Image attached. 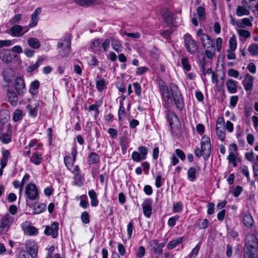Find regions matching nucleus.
I'll list each match as a JSON object with an SVG mask.
<instances>
[{
  "label": "nucleus",
  "mask_w": 258,
  "mask_h": 258,
  "mask_svg": "<svg viewBox=\"0 0 258 258\" xmlns=\"http://www.w3.org/2000/svg\"><path fill=\"white\" fill-rule=\"evenodd\" d=\"M111 43L112 48L115 51L119 52L122 51V46L118 40L112 37L111 38Z\"/></svg>",
  "instance_id": "72a5a7b5"
},
{
  "label": "nucleus",
  "mask_w": 258,
  "mask_h": 258,
  "mask_svg": "<svg viewBox=\"0 0 258 258\" xmlns=\"http://www.w3.org/2000/svg\"><path fill=\"white\" fill-rule=\"evenodd\" d=\"M237 82L235 80L232 79L228 80L226 83V86L228 92L232 94L236 93L237 91Z\"/></svg>",
  "instance_id": "b1692460"
},
{
  "label": "nucleus",
  "mask_w": 258,
  "mask_h": 258,
  "mask_svg": "<svg viewBox=\"0 0 258 258\" xmlns=\"http://www.w3.org/2000/svg\"><path fill=\"white\" fill-rule=\"evenodd\" d=\"M149 71V69L146 67H139L137 69L136 73L137 75L141 76Z\"/></svg>",
  "instance_id": "338daca9"
},
{
  "label": "nucleus",
  "mask_w": 258,
  "mask_h": 258,
  "mask_svg": "<svg viewBox=\"0 0 258 258\" xmlns=\"http://www.w3.org/2000/svg\"><path fill=\"white\" fill-rule=\"evenodd\" d=\"M170 164L169 165V168L171 167L172 166H175L179 162L178 158L176 156V155L175 154H173L172 155V156L170 158Z\"/></svg>",
  "instance_id": "680f3d73"
},
{
  "label": "nucleus",
  "mask_w": 258,
  "mask_h": 258,
  "mask_svg": "<svg viewBox=\"0 0 258 258\" xmlns=\"http://www.w3.org/2000/svg\"><path fill=\"white\" fill-rule=\"evenodd\" d=\"M2 158L0 160V165L2 168H5L7 164L8 159L11 157L10 152L9 150L3 149L2 151Z\"/></svg>",
  "instance_id": "412c9836"
},
{
  "label": "nucleus",
  "mask_w": 258,
  "mask_h": 258,
  "mask_svg": "<svg viewBox=\"0 0 258 258\" xmlns=\"http://www.w3.org/2000/svg\"><path fill=\"white\" fill-rule=\"evenodd\" d=\"M201 149L203 153V158L205 160H207L211 153V144L210 138L204 135L202 137L201 140Z\"/></svg>",
  "instance_id": "423d86ee"
},
{
  "label": "nucleus",
  "mask_w": 258,
  "mask_h": 258,
  "mask_svg": "<svg viewBox=\"0 0 258 258\" xmlns=\"http://www.w3.org/2000/svg\"><path fill=\"white\" fill-rule=\"evenodd\" d=\"M58 223L53 222L50 226H46L44 230V234L46 235H50L53 238L58 236Z\"/></svg>",
  "instance_id": "f8f14e48"
},
{
  "label": "nucleus",
  "mask_w": 258,
  "mask_h": 258,
  "mask_svg": "<svg viewBox=\"0 0 258 258\" xmlns=\"http://www.w3.org/2000/svg\"><path fill=\"white\" fill-rule=\"evenodd\" d=\"M26 201L36 200L39 198L38 190L36 185L32 183L27 184L25 187Z\"/></svg>",
  "instance_id": "39448f33"
},
{
  "label": "nucleus",
  "mask_w": 258,
  "mask_h": 258,
  "mask_svg": "<svg viewBox=\"0 0 258 258\" xmlns=\"http://www.w3.org/2000/svg\"><path fill=\"white\" fill-rule=\"evenodd\" d=\"M197 13H198V16L199 17V19L201 20H203L205 18V10H204V8L202 7H199L197 8Z\"/></svg>",
  "instance_id": "0e129e2a"
},
{
  "label": "nucleus",
  "mask_w": 258,
  "mask_h": 258,
  "mask_svg": "<svg viewBox=\"0 0 258 258\" xmlns=\"http://www.w3.org/2000/svg\"><path fill=\"white\" fill-rule=\"evenodd\" d=\"M82 199L80 202V206L83 209H86L89 206V203L87 201V196L86 195H83L80 197Z\"/></svg>",
  "instance_id": "5fc2aeb1"
},
{
  "label": "nucleus",
  "mask_w": 258,
  "mask_h": 258,
  "mask_svg": "<svg viewBox=\"0 0 258 258\" xmlns=\"http://www.w3.org/2000/svg\"><path fill=\"white\" fill-rule=\"evenodd\" d=\"M237 47V41L235 36H233L229 40V48L228 49L235 50Z\"/></svg>",
  "instance_id": "8fccbe9b"
},
{
  "label": "nucleus",
  "mask_w": 258,
  "mask_h": 258,
  "mask_svg": "<svg viewBox=\"0 0 258 258\" xmlns=\"http://www.w3.org/2000/svg\"><path fill=\"white\" fill-rule=\"evenodd\" d=\"M44 60V59L41 56H39L36 62L29 66L27 69L28 72H32L36 70L39 66L41 64L42 62Z\"/></svg>",
  "instance_id": "c9c22d12"
},
{
  "label": "nucleus",
  "mask_w": 258,
  "mask_h": 258,
  "mask_svg": "<svg viewBox=\"0 0 258 258\" xmlns=\"http://www.w3.org/2000/svg\"><path fill=\"white\" fill-rule=\"evenodd\" d=\"M81 221L83 223L87 224L90 222V217L87 212H83L81 215Z\"/></svg>",
  "instance_id": "864d4df0"
},
{
  "label": "nucleus",
  "mask_w": 258,
  "mask_h": 258,
  "mask_svg": "<svg viewBox=\"0 0 258 258\" xmlns=\"http://www.w3.org/2000/svg\"><path fill=\"white\" fill-rule=\"evenodd\" d=\"M235 13L238 17L248 16L250 13L249 9L246 6H238L236 9Z\"/></svg>",
  "instance_id": "a878e982"
},
{
  "label": "nucleus",
  "mask_w": 258,
  "mask_h": 258,
  "mask_svg": "<svg viewBox=\"0 0 258 258\" xmlns=\"http://www.w3.org/2000/svg\"><path fill=\"white\" fill-rule=\"evenodd\" d=\"M27 252L32 258H35L37 255L38 246L34 240H28L25 243Z\"/></svg>",
  "instance_id": "9b49d317"
},
{
  "label": "nucleus",
  "mask_w": 258,
  "mask_h": 258,
  "mask_svg": "<svg viewBox=\"0 0 258 258\" xmlns=\"http://www.w3.org/2000/svg\"><path fill=\"white\" fill-rule=\"evenodd\" d=\"M125 108L122 101L120 102V105L118 111V117L119 121H123L125 118Z\"/></svg>",
  "instance_id": "a19ab883"
},
{
  "label": "nucleus",
  "mask_w": 258,
  "mask_h": 258,
  "mask_svg": "<svg viewBox=\"0 0 258 258\" xmlns=\"http://www.w3.org/2000/svg\"><path fill=\"white\" fill-rule=\"evenodd\" d=\"M37 143L38 141L36 139H33L29 142L28 146L25 147V150L28 149V151H25V154L26 156H30L31 152L30 148L34 147Z\"/></svg>",
  "instance_id": "de8ad7c7"
},
{
  "label": "nucleus",
  "mask_w": 258,
  "mask_h": 258,
  "mask_svg": "<svg viewBox=\"0 0 258 258\" xmlns=\"http://www.w3.org/2000/svg\"><path fill=\"white\" fill-rule=\"evenodd\" d=\"M136 94L138 96L141 95L142 88L140 84L138 82H135L133 84Z\"/></svg>",
  "instance_id": "13d9d810"
},
{
  "label": "nucleus",
  "mask_w": 258,
  "mask_h": 258,
  "mask_svg": "<svg viewBox=\"0 0 258 258\" xmlns=\"http://www.w3.org/2000/svg\"><path fill=\"white\" fill-rule=\"evenodd\" d=\"M33 214H39L45 211L46 209V205L43 203H36L33 205Z\"/></svg>",
  "instance_id": "c85d7f7f"
},
{
  "label": "nucleus",
  "mask_w": 258,
  "mask_h": 258,
  "mask_svg": "<svg viewBox=\"0 0 258 258\" xmlns=\"http://www.w3.org/2000/svg\"><path fill=\"white\" fill-rule=\"evenodd\" d=\"M14 220L13 216L9 213L5 214L2 218L0 225V231L3 233H6L9 230L11 225Z\"/></svg>",
  "instance_id": "1a4fd4ad"
},
{
  "label": "nucleus",
  "mask_w": 258,
  "mask_h": 258,
  "mask_svg": "<svg viewBox=\"0 0 258 258\" xmlns=\"http://www.w3.org/2000/svg\"><path fill=\"white\" fill-rule=\"evenodd\" d=\"M169 87L177 109L179 111L182 110L184 107V104L183 97L179 90L178 86L174 83H171Z\"/></svg>",
  "instance_id": "20e7f679"
},
{
  "label": "nucleus",
  "mask_w": 258,
  "mask_h": 258,
  "mask_svg": "<svg viewBox=\"0 0 258 258\" xmlns=\"http://www.w3.org/2000/svg\"><path fill=\"white\" fill-rule=\"evenodd\" d=\"M96 82V87L99 92H102L106 88L107 85L106 81L102 78H99Z\"/></svg>",
  "instance_id": "bb28decb"
},
{
  "label": "nucleus",
  "mask_w": 258,
  "mask_h": 258,
  "mask_svg": "<svg viewBox=\"0 0 258 258\" xmlns=\"http://www.w3.org/2000/svg\"><path fill=\"white\" fill-rule=\"evenodd\" d=\"M248 51L252 56H256L258 55V44L256 43H252L248 47Z\"/></svg>",
  "instance_id": "37998d69"
},
{
  "label": "nucleus",
  "mask_w": 258,
  "mask_h": 258,
  "mask_svg": "<svg viewBox=\"0 0 258 258\" xmlns=\"http://www.w3.org/2000/svg\"><path fill=\"white\" fill-rule=\"evenodd\" d=\"M216 134L218 139L221 141H224L226 137L225 128L224 126H217L216 127Z\"/></svg>",
  "instance_id": "2f4dec72"
},
{
  "label": "nucleus",
  "mask_w": 258,
  "mask_h": 258,
  "mask_svg": "<svg viewBox=\"0 0 258 258\" xmlns=\"http://www.w3.org/2000/svg\"><path fill=\"white\" fill-rule=\"evenodd\" d=\"M237 32L239 36L244 37L245 39L248 38L250 36V32L246 30L240 29L237 30Z\"/></svg>",
  "instance_id": "603ef678"
},
{
  "label": "nucleus",
  "mask_w": 258,
  "mask_h": 258,
  "mask_svg": "<svg viewBox=\"0 0 258 258\" xmlns=\"http://www.w3.org/2000/svg\"><path fill=\"white\" fill-rule=\"evenodd\" d=\"M73 179L74 184L79 187L83 185L85 181L84 177L81 174L73 178Z\"/></svg>",
  "instance_id": "c03bdc74"
},
{
  "label": "nucleus",
  "mask_w": 258,
  "mask_h": 258,
  "mask_svg": "<svg viewBox=\"0 0 258 258\" xmlns=\"http://www.w3.org/2000/svg\"><path fill=\"white\" fill-rule=\"evenodd\" d=\"M40 83L38 80H35L31 82L29 91L31 94L35 93V91L38 89L39 87Z\"/></svg>",
  "instance_id": "09e8293b"
},
{
  "label": "nucleus",
  "mask_w": 258,
  "mask_h": 258,
  "mask_svg": "<svg viewBox=\"0 0 258 258\" xmlns=\"http://www.w3.org/2000/svg\"><path fill=\"white\" fill-rule=\"evenodd\" d=\"M41 12V8H37L31 15V21L29 23L30 26H31V27H34L37 25L39 20L38 16L40 15Z\"/></svg>",
  "instance_id": "6ab92c4d"
},
{
  "label": "nucleus",
  "mask_w": 258,
  "mask_h": 258,
  "mask_svg": "<svg viewBox=\"0 0 258 258\" xmlns=\"http://www.w3.org/2000/svg\"><path fill=\"white\" fill-rule=\"evenodd\" d=\"M243 255L244 258H258V239L254 234L246 235Z\"/></svg>",
  "instance_id": "f03ea898"
},
{
  "label": "nucleus",
  "mask_w": 258,
  "mask_h": 258,
  "mask_svg": "<svg viewBox=\"0 0 258 258\" xmlns=\"http://www.w3.org/2000/svg\"><path fill=\"white\" fill-rule=\"evenodd\" d=\"M10 34L13 37H20L23 36L22 26L14 25L10 30Z\"/></svg>",
  "instance_id": "5701e85b"
},
{
  "label": "nucleus",
  "mask_w": 258,
  "mask_h": 258,
  "mask_svg": "<svg viewBox=\"0 0 258 258\" xmlns=\"http://www.w3.org/2000/svg\"><path fill=\"white\" fill-rule=\"evenodd\" d=\"M197 39L202 43L205 49V53L207 58L212 59L215 56V48L214 41L206 33H203L202 29H199L197 32Z\"/></svg>",
  "instance_id": "7ed1b4c3"
},
{
  "label": "nucleus",
  "mask_w": 258,
  "mask_h": 258,
  "mask_svg": "<svg viewBox=\"0 0 258 258\" xmlns=\"http://www.w3.org/2000/svg\"><path fill=\"white\" fill-rule=\"evenodd\" d=\"M91 48L94 52H98L101 48V40L96 39L92 42Z\"/></svg>",
  "instance_id": "e433bc0d"
},
{
  "label": "nucleus",
  "mask_w": 258,
  "mask_h": 258,
  "mask_svg": "<svg viewBox=\"0 0 258 258\" xmlns=\"http://www.w3.org/2000/svg\"><path fill=\"white\" fill-rule=\"evenodd\" d=\"M87 161L89 164H94L99 162L100 157L95 152L91 153L87 157Z\"/></svg>",
  "instance_id": "7c9ffc66"
},
{
  "label": "nucleus",
  "mask_w": 258,
  "mask_h": 258,
  "mask_svg": "<svg viewBox=\"0 0 258 258\" xmlns=\"http://www.w3.org/2000/svg\"><path fill=\"white\" fill-rule=\"evenodd\" d=\"M0 140L4 144H7L11 141V137L7 133H2L0 135Z\"/></svg>",
  "instance_id": "3c124183"
},
{
  "label": "nucleus",
  "mask_w": 258,
  "mask_h": 258,
  "mask_svg": "<svg viewBox=\"0 0 258 258\" xmlns=\"http://www.w3.org/2000/svg\"><path fill=\"white\" fill-rule=\"evenodd\" d=\"M183 237H179L177 238L172 240L168 243L167 247L168 249H172L175 248L177 245L183 242Z\"/></svg>",
  "instance_id": "f704fd0d"
},
{
  "label": "nucleus",
  "mask_w": 258,
  "mask_h": 258,
  "mask_svg": "<svg viewBox=\"0 0 258 258\" xmlns=\"http://www.w3.org/2000/svg\"><path fill=\"white\" fill-rule=\"evenodd\" d=\"M253 77L247 74L242 81L244 89L247 93L250 94L253 88Z\"/></svg>",
  "instance_id": "2eb2a0df"
},
{
  "label": "nucleus",
  "mask_w": 258,
  "mask_h": 258,
  "mask_svg": "<svg viewBox=\"0 0 258 258\" xmlns=\"http://www.w3.org/2000/svg\"><path fill=\"white\" fill-rule=\"evenodd\" d=\"M178 216H174L170 217L168 220V225L170 227H173L175 225L176 221L178 220Z\"/></svg>",
  "instance_id": "bf43d9fd"
},
{
  "label": "nucleus",
  "mask_w": 258,
  "mask_h": 258,
  "mask_svg": "<svg viewBox=\"0 0 258 258\" xmlns=\"http://www.w3.org/2000/svg\"><path fill=\"white\" fill-rule=\"evenodd\" d=\"M71 40L69 38H67L65 40L63 41L62 42H59L57 44V47L58 48H61L64 46V51L65 52L63 56H67L70 53V49H71Z\"/></svg>",
  "instance_id": "aec40b11"
},
{
  "label": "nucleus",
  "mask_w": 258,
  "mask_h": 258,
  "mask_svg": "<svg viewBox=\"0 0 258 258\" xmlns=\"http://www.w3.org/2000/svg\"><path fill=\"white\" fill-rule=\"evenodd\" d=\"M21 228L25 235L36 236L38 233V229L33 226L29 221H25L21 224Z\"/></svg>",
  "instance_id": "9d476101"
},
{
  "label": "nucleus",
  "mask_w": 258,
  "mask_h": 258,
  "mask_svg": "<svg viewBox=\"0 0 258 258\" xmlns=\"http://www.w3.org/2000/svg\"><path fill=\"white\" fill-rule=\"evenodd\" d=\"M39 103L35 102L34 104H30L27 105V108L29 111V114L32 117H35L37 115L38 107Z\"/></svg>",
  "instance_id": "393cba45"
},
{
  "label": "nucleus",
  "mask_w": 258,
  "mask_h": 258,
  "mask_svg": "<svg viewBox=\"0 0 258 258\" xmlns=\"http://www.w3.org/2000/svg\"><path fill=\"white\" fill-rule=\"evenodd\" d=\"M102 101L101 100H98L96 101L95 104H92L89 106L88 110L89 111H95V114L94 116L97 117L98 116L99 113V108L102 105Z\"/></svg>",
  "instance_id": "c756f323"
},
{
  "label": "nucleus",
  "mask_w": 258,
  "mask_h": 258,
  "mask_svg": "<svg viewBox=\"0 0 258 258\" xmlns=\"http://www.w3.org/2000/svg\"><path fill=\"white\" fill-rule=\"evenodd\" d=\"M209 220L207 219H204L203 220L199 219L196 222V225L199 228L201 229L207 228L209 225Z\"/></svg>",
  "instance_id": "79ce46f5"
},
{
  "label": "nucleus",
  "mask_w": 258,
  "mask_h": 258,
  "mask_svg": "<svg viewBox=\"0 0 258 258\" xmlns=\"http://www.w3.org/2000/svg\"><path fill=\"white\" fill-rule=\"evenodd\" d=\"M152 201L150 199L145 200L142 204L144 215L147 218H150L152 215Z\"/></svg>",
  "instance_id": "4468645a"
},
{
  "label": "nucleus",
  "mask_w": 258,
  "mask_h": 258,
  "mask_svg": "<svg viewBox=\"0 0 258 258\" xmlns=\"http://www.w3.org/2000/svg\"><path fill=\"white\" fill-rule=\"evenodd\" d=\"M200 170L199 166L190 167L187 171V178L190 181H194L197 177V172Z\"/></svg>",
  "instance_id": "4be33fe9"
},
{
  "label": "nucleus",
  "mask_w": 258,
  "mask_h": 258,
  "mask_svg": "<svg viewBox=\"0 0 258 258\" xmlns=\"http://www.w3.org/2000/svg\"><path fill=\"white\" fill-rule=\"evenodd\" d=\"M163 18L168 27H172L174 25V19L172 16L167 17L166 15H163Z\"/></svg>",
  "instance_id": "4d7b16f0"
},
{
  "label": "nucleus",
  "mask_w": 258,
  "mask_h": 258,
  "mask_svg": "<svg viewBox=\"0 0 258 258\" xmlns=\"http://www.w3.org/2000/svg\"><path fill=\"white\" fill-rule=\"evenodd\" d=\"M181 63L184 71L189 72L191 70V66L188 62V59L186 57H183L181 59Z\"/></svg>",
  "instance_id": "49530a36"
},
{
  "label": "nucleus",
  "mask_w": 258,
  "mask_h": 258,
  "mask_svg": "<svg viewBox=\"0 0 258 258\" xmlns=\"http://www.w3.org/2000/svg\"><path fill=\"white\" fill-rule=\"evenodd\" d=\"M23 116V111L19 109H16L14 113L13 118L14 121L17 122L21 120Z\"/></svg>",
  "instance_id": "a18cd8bd"
},
{
  "label": "nucleus",
  "mask_w": 258,
  "mask_h": 258,
  "mask_svg": "<svg viewBox=\"0 0 258 258\" xmlns=\"http://www.w3.org/2000/svg\"><path fill=\"white\" fill-rule=\"evenodd\" d=\"M236 157V154H235L233 152H230L229 155L228 156V158H227L229 162L232 164L234 167H235L236 166V160H235Z\"/></svg>",
  "instance_id": "6e6d98bb"
},
{
  "label": "nucleus",
  "mask_w": 258,
  "mask_h": 258,
  "mask_svg": "<svg viewBox=\"0 0 258 258\" xmlns=\"http://www.w3.org/2000/svg\"><path fill=\"white\" fill-rule=\"evenodd\" d=\"M158 86L161 93L162 105L166 109L167 119L171 126L177 120V116L170 109L173 106V102L168 87L165 82L161 80L158 81Z\"/></svg>",
  "instance_id": "f257e3e1"
},
{
  "label": "nucleus",
  "mask_w": 258,
  "mask_h": 258,
  "mask_svg": "<svg viewBox=\"0 0 258 258\" xmlns=\"http://www.w3.org/2000/svg\"><path fill=\"white\" fill-rule=\"evenodd\" d=\"M254 18L252 16H249L248 18H244L237 21L236 22V26L240 28H243L245 27H251L252 25V21Z\"/></svg>",
  "instance_id": "dca6fc26"
},
{
  "label": "nucleus",
  "mask_w": 258,
  "mask_h": 258,
  "mask_svg": "<svg viewBox=\"0 0 258 258\" xmlns=\"http://www.w3.org/2000/svg\"><path fill=\"white\" fill-rule=\"evenodd\" d=\"M15 87L17 93L20 95H23L26 92L24 81L23 78L18 77L15 81Z\"/></svg>",
  "instance_id": "ddd939ff"
},
{
  "label": "nucleus",
  "mask_w": 258,
  "mask_h": 258,
  "mask_svg": "<svg viewBox=\"0 0 258 258\" xmlns=\"http://www.w3.org/2000/svg\"><path fill=\"white\" fill-rule=\"evenodd\" d=\"M69 170L73 174V178L81 174L79 167L78 165L75 166L72 169Z\"/></svg>",
  "instance_id": "e2e57ef3"
},
{
  "label": "nucleus",
  "mask_w": 258,
  "mask_h": 258,
  "mask_svg": "<svg viewBox=\"0 0 258 258\" xmlns=\"http://www.w3.org/2000/svg\"><path fill=\"white\" fill-rule=\"evenodd\" d=\"M10 117L8 111L5 110L0 111V125L3 126L7 122Z\"/></svg>",
  "instance_id": "4c0bfd02"
},
{
  "label": "nucleus",
  "mask_w": 258,
  "mask_h": 258,
  "mask_svg": "<svg viewBox=\"0 0 258 258\" xmlns=\"http://www.w3.org/2000/svg\"><path fill=\"white\" fill-rule=\"evenodd\" d=\"M28 44L33 49H38L40 47L39 41L35 38H30L27 41Z\"/></svg>",
  "instance_id": "ea45409f"
},
{
  "label": "nucleus",
  "mask_w": 258,
  "mask_h": 258,
  "mask_svg": "<svg viewBox=\"0 0 258 258\" xmlns=\"http://www.w3.org/2000/svg\"><path fill=\"white\" fill-rule=\"evenodd\" d=\"M133 230V222L131 221L127 225V235L128 239L131 238Z\"/></svg>",
  "instance_id": "052dcab7"
},
{
  "label": "nucleus",
  "mask_w": 258,
  "mask_h": 258,
  "mask_svg": "<svg viewBox=\"0 0 258 258\" xmlns=\"http://www.w3.org/2000/svg\"><path fill=\"white\" fill-rule=\"evenodd\" d=\"M75 161L76 160H73L70 156L67 155L64 157V163L68 170L72 169V168L75 166L74 164Z\"/></svg>",
  "instance_id": "58836bf2"
},
{
  "label": "nucleus",
  "mask_w": 258,
  "mask_h": 258,
  "mask_svg": "<svg viewBox=\"0 0 258 258\" xmlns=\"http://www.w3.org/2000/svg\"><path fill=\"white\" fill-rule=\"evenodd\" d=\"M182 205L180 202H176L173 204V212L174 213H177L181 211Z\"/></svg>",
  "instance_id": "69168bd1"
},
{
  "label": "nucleus",
  "mask_w": 258,
  "mask_h": 258,
  "mask_svg": "<svg viewBox=\"0 0 258 258\" xmlns=\"http://www.w3.org/2000/svg\"><path fill=\"white\" fill-rule=\"evenodd\" d=\"M8 97L9 101L12 105H16L18 98L16 93L14 91L8 90Z\"/></svg>",
  "instance_id": "473e14b6"
},
{
  "label": "nucleus",
  "mask_w": 258,
  "mask_h": 258,
  "mask_svg": "<svg viewBox=\"0 0 258 258\" xmlns=\"http://www.w3.org/2000/svg\"><path fill=\"white\" fill-rule=\"evenodd\" d=\"M148 149L145 146H140L138 151H134L132 154V159L136 162H139L147 158Z\"/></svg>",
  "instance_id": "6e6552de"
},
{
  "label": "nucleus",
  "mask_w": 258,
  "mask_h": 258,
  "mask_svg": "<svg viewBox=\"0 0 258 258\" xmlns=\"http://www.w3.org/2000/svg\"><path fill=\"white\" fill-rule=\"evenodd\" d=\"M145 249L144 247L141 246L139 247L136 255L138 258H142L145 255Z\"/></svg>",
  "instance_id": "774afa93"
},
{
  "label": "nucleus",
  "mask_w": 258,
  "mask_h": 258,
  "mask_svg": "<svg viewBox=\"0 0 258 258\" xmlns=\"http://www.w3.org/2000/svg\"><path fill=\"white\" fill-rule=\"evenodd\" d=\"M184 45L186 50L191 54H194L198 49V46L196 41L193 39L192 36L187 33L183 36Z\"/></svg>",
  "instance_id": "0eeeda50"
},
{
  "label": "nucleus",
  "mask_w": 258,
  "mask_h": 258,
  "mask_svg": "<svg viewBox=\"0 0 258 258\" xmlns=\"http://www.w3.org/2000/svg\"><path fill=\"white\" fill-rule=\"evenodd\" d=\"M88 195L91 199V205L93 207H97L98 205L99 201L95 190L94 189L89 190Z\"/></svg>",
  "instance_id": "cd10ccee"
},
{
  "label": "nucleus",
  "mask_w": 258,
  "mask_h": 258,
  "mask_svg": "<svg viewBox=\"0 0 258 258\" xmlns=\"http://www.w3.org/2000/svg\"><path fill=\"white\" fill-rule=\"evenodd\" d=\"M28 157L30 158L31 162L35 165H40L42 163L43 160L42 154L38 152L32 153L31 156L30 155V156Z\"/></svg>",
  "instance_id": "a211bd4d"
},
{
  "label": "nucleus",
  "mask_w": 258,
  "mask_h": 258,
  "mask_svg": "<svg viewBox=\"0 0 258 258\" xmlns=\"http://www.w3.org/2000/svg\"><path fill=\"white\" fill-rule=\"evenodd\" d=\"M242 221L243 224L247 228H251L254 223L252 215L248 212L243 213L242 215Z\"/></svg>",
  "instance_id": "f3484780"
}]
</instances>
